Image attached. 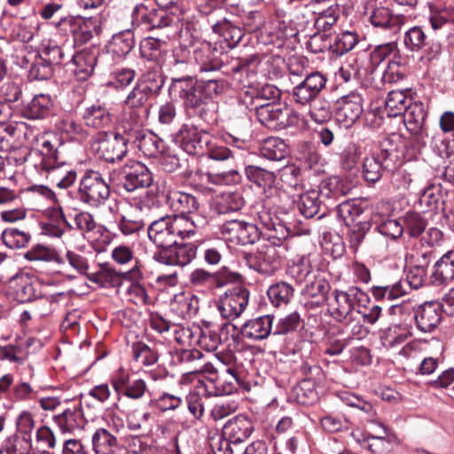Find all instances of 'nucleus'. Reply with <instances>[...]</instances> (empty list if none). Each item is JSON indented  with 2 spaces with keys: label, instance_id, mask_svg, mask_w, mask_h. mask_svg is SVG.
Segmentation results:
<instances>
[{
  "label": "nucleus",
  "instance_id": "obj_35",
  "mask_svg": "<svg viewBox=\"0 0 454 454\" xmlns=\"http://www.w3.org/2000/svg\"><path fill=\"white\" fill-rule=\"evenodd\" d=\"M329 290V283L324 278L315 275L307 282L302 293L305 297L312 299V307H319L325 302Z\"/></svg>",
  "mask_w": 454,
  "mask_h": 454
},
{
  "label": "nucleus",
  "instance_id": "obj_52",
  "mask_svg": "<svg viewBox=\"0 0 454 454\" xmlns=\"http://www.w3.org/2000/svg\"><path fill=\"white\" fill-rule=\"evenodd\" d=\"M359 42V35L356 32L345 31L339 34L331 48L337 55H343L355 48Z\"/></svg>",
  "mask_w": 454,
  "mask_h": 454
},
{
  "label": "nucleus",
  "instance_id": "obj_28",
  "mask_svg": "<svg viewBox=\"0 0 454 454\" xmlns=\"http://www.w3.org/2000/svg\"><path fill=\"white\" fill-rule=\"evenodd\" d=\"M254 429L252 421L245 415L230 419L223 428V434L231 442H241L250 436Z\"/></svg>",
  "mask_w": 454,
  "mask_h": 454
},
{
  "label": "nucleus",
  "instance_id": "obj_63",
  "mask_svg": "<svg viewBox=\"0 0 454 454\" xmlns=\"http://www.w3.org/2000/svg\"><path fill=\"white\" fill-rule=\"evenodd\" d=\"M363 212L362 206L354 201L348 200L340 203L338 207V215L348 225L353 223Z\"/></svg>",
  "mask_w": 454,
  "mask_h": 454
},
{
  "label": "nucleus",
  "instance_id": "obj_14",
  "mask_svg": "<svg viewBox=\"0 0 454 454\" xmlns=\"http://www.w3.org/2000/svg\"><path fill=\"white\" fill-rule=\"evenodd\" d=\"M196 253L197 247L194 244L176 241V244L154 254L153 257L163 264L184 267L196 257Z\"/></svg>",
  "mask_w": 454,
  "mask_h": 454
},
{
  "label": "nucleus",
  "instance_id": "obj_2",
  "mask_svg": "<svg viewBox=\"0 0 454 454\" xmlns=\"http://www.w3.org/2000/svg\"><path fill=\"white\" fill-rule=\"evenodd\" d=\"M280 236H268V242L262 245L256 254L246 257L248 266L254 270L271 275L279 267V261L286 250L285 240L288 236V231L285 226H279Z\"/></svg>",
  "mask_w": 454,
  "mask_h": 454
},
{
  "label": "nucleus",
  "instance_id": "obj_3",
  "mask_svg": "<svg viewBox=\"0 0 454 454\" xmlns=\"http://www.w3.org/2000/svg\"><path fill=\"white\" fill-rule=\"evenodd\" d=\"M171 90L179 91V97L183 99L184 108L189 114L207 120L212 113L210 102L205 98L200 84L198 82H193L191 75L173 77Z\"/></svg>",
  "mask_w": 454,
  "mask_h": 454
},
{
  "label": "nucleus",
  "instance_id": "obj_30",
  "mask_svg": "<svg viewBox=\"0 0 454 454\" xmlns=\"http://www.w3.org/2000/svg\"><path fill=\"white\" fill-rule=\"evenodd\" d=\"M272 324L273 317L270 315L253 318L242 325L241 333L247 339L262 340L270 334Z\"/></svg>",
  "mask_w": 454,
  "mask_h": 454
},
{
  "label": "nucleus",
  "instance_id": "obj_19",
  "mask_svg": "<svg viewBox=\"0 0 454 454\" xmlns=\"http://www.w3.org/2000/svg\"><path fill=\"white\" fill-rule=\"evenodd\" d=\"M390 153L387 148H382L379 153L366 156L363 161V176L368 183H376L389 169Z\"/></svg>",
  "mask_w": 454,
  "mask_h": 454
},
{
  "label": "nucleus",
  "instance_id": "obj_9",
  "mask_svg": "<svg viewBox=\"0 0 454 454\" xmlns=\"http://www.w3.org/2000/svg\"><path fill=\"white\" fill-rule=\"evenodd\" d=\"M249 301V292L237 286L220 297L217 308L221 316L228 320L238 318L246 309Z\"/></svg>",
  "mask_w": 454,
  "mask_h": 454
},
{
  "label": "nucleus",
  "instance_id": "obj_40",
  "mask_svg": "<svg viewBox=\"0 0 454 454\" xmlns=\"http://www.w3.org/2000/svg\"><path fill=\"white\" fill-rule=\"evenodd\" d=\"M31 448L30 436L13 434L3 441L0 454H29Z\"/></svg>",
  "mask_w": 454,
  "mask_h": 454
},
{
  "label": "nucleus",
  "instance_id": "obj_45",
  "mask_svg": "<svg viewBox=\"0 0 454 454\" xmlns=\"http://www.w3.org/2000/svg\"><path fill=\"white\" fill-rule=\"evenodd\" d=\"M409 99L402 90H392L388 93L385 107L388 116H398L409 107Z\"/></svg>",
  "mask_w": 454,
  "mask_h": 454
},
{
  "label": "nucleus",
  "instance_id": "obj_32",
  "mask_svg": "<svg viewBox=\"0 0 454 454\" xmlns=\"http://www.w3.org/2000/svg\"><path fill=\"white\" fill-rule=\"evenodd\" d=\"M431 280L434 286L447 285L454 280V250L445 253L435 262Z\"/></svg>",
  "mask_w": 454,
  "mask_h": 454
},
{
  "label": "nucleus",
  "instance_id": "obj_61",
  "mask_svg": "<svg viewBox=\"0 0 454 454\" xmlns=\"http://www.w3.org/2000/svg\"><path fill=\"white\" fill-rule=\"evenodd\" d=\"M27 192L31 200L40 205L54 203L57 200L54 192L46 185H32L27 188Z\"/></svg>",
  "mask_w": 454,
  "mask_h": 454
},
{
  "label": "nucleus",
  "instance_id": "obj_37",
  "mask_svg": "<svg viewBox=\"0 0 454 454\" xmlns=\"http://www.w3.org/2000/svg\"><path fill=\"white\" fill-rule=\"evenodd\" d=\"M245 205L243 195L239 191L224 192L216 196L215 209L220 215L237 212Z\"/></svg>",
  "mask_w": 454,
  "mask_h": 454
},
{
  "label": "nucleus",
  "instance_id": "obj_46",
  "mask_svg": "<svg viewBox=\"0 0 454 454\" xmlns=\"http://www.w3.org/2000/svg\"><path fill=\"white\" fill-rule=\"evenodd\" d=\"M1 239L6 247L18 249L25 247L29 243L31 235L25 230L7 228L3 231Z\"/></svg>",
  "mask_w": 454,
  "mask_h": 454
},
{
  "label": "nucleus",
  "instance_id": "obj_20",
  "mask_svg": "<svg viewBox=\"0 0 454 454\" xmlns=\"http://www.w3.org/2000/svg\"><path fill=\"white\" fill-rule=\"evenodd\" d=\"M132 20L138 25L145 26L148 30H153L169 26L172 22V18L162 9L148 10L145 5L137 4L132 12Z\"/></svg>",
  "mask_w": 454,
  "mask_h": 454
},
{
  "label": "nucleus",
  "instance_id": "obj_15",
  "mask_svg": "<svg viewBox=\"0 0 454 454\" xmlns=\"http://www.w3.org/2000/svg\"><path fill=\"white\" fill-rule=\"evenodd\" d=\"M129 137H124L120 134L99 133L98 136V152L105 160L114 162L121 160L127 153V143Z\"/></svg>",
  "mask_w": 454,
  "mask_h": 454
},
{
  "label": "nucleus",
  "instance_id": "obj_44",
  "mask_svg": "<svg viewBox=\"0 0 454 454\" xmlns=\"http://www.w3.org/2000/svg\"><path fill=\"white\" fill-rule=\"evenodd\" d=\"M214 276L203 268L193 270L188 278V285L198 291L211 292L214 290Z\"/></svg>",
  "mask_w": 454,
  "mask_h": 454
},
{
  "label": "nucleus",
  "instance_id": "obj_60",
  "mask_svg": "<svg viewBox=\"0 0 454 454\" xmlns=\"http://www.w3.org/2000/svg\"><path fill=\"white\" fill-rule=\"evenodd\" d=\"M309 115L317 123H324L332 118L331 102L325 99L314 100L310 105Z\"/></svg>",
  "mask_w": 454,
  "mask_h": 454
},
{
  "label": "nucleus",
  "instance_id": "obj_22",
  "mask_svg": "<svg viewBox=\"0 0 454 454\" xmlns=\"http://www.w3.org/2000/svg\"><path fill=\"white\" fill-rule=\"evenodd\" d=\"M442 318V304L438 301H427L420 305L415 312L418 328L424 333L434 331Z\"/></svg>",
  "mask_w": 454,
  "mask_h": 454
},
{
  "label": "nucleus",
  "instance_id": "obj_41",
  "mask_svg": "<svg viewBox=\"0 0 454 454\" xmlns=\"http://www.w3.org/2000/svg\"><path fill=\"white\" fill-rule=\"evenodd\" d=\"M261 155L270 160H281L288 153L287 145L279 137H268L260 147Z\"/></svg>",
  "mask_w": 454,
  "mask_h": 454
},
{
  "label": "nucleus",
  "instance_id": "obj_58",
  "mask_svg": "<svg viewBox=\"0 0 454 454\" xmlns=\"http://www.w3.org/2000/svg\"><path fill=\"white\" fill-rule=\"evenodd\" d=\"M288 274L298 284L309 282L316 274L312 266L308 261L301 260L298 263H294L289 267Z\"/></svg>",
  "mask_w": 454,
  "mask_h": 454
},
{
  "label": "nucleus",
  "instance_id": "obj_1",
  "mask_svg": "<svg viewBox=\"0 0 454 454\" xmlns=\"http://www.w3.org/2000/svg\"><path fill=\"white\" fill-rule=\"evenodd\" d=\"M206 219L163 216L147 229L148 238L161 250L176 243L177 239H193L205 225Z\"/></svg>",
  "mask_w": 454,
  "mask_h": 454
},
{
  "label": "nucleus",
  "instance_id": "obj_56",
  "mask_svg": "<svg viewBox=\"0 0 454 454\" xmlns=\"http://www.w3.org/2000/svg\"><path fill=\"white\" fill-rule=\"evenodd\" d=\"M403 221L404 230L412 238L419 237L427 227V221L416 212L406 213Z\"/></svg>",
  "mask_w": 454,
  "mask_h": 454
},
{
  "label": "nucleus",
  "instance_id": "obj_42",
  "mask_svg": "<svg viewBox=\"0 0 454 454\" xmlns=\"http://www.w3.org/2000/svg\"><path fill=\"white\" fill-rule=\"evenodd\" d=\"M319 192L317 190H310L300 195L297 201V207L300 213L306 218L315 216L320 208Z\"/></svg>",
  "mask_w": 454,
  "mask_h": 454
},
{
  "label": "nucleus",
  "instance_id": "obj_53",
  "mask_svg": "<svg viewBox=\"0 0 454 454\" xmlns=\"http://www.w3.org/2000/svg\"><path fill=\"white\" fill-rule=\"evenodd\" d=\"M163 84L164 79L161 74L156 70H149L143 74L137 85L153 96L160 90Z\"/></svg>",
  "mask_w": 454,
  "mask_h": 454
},
{
  "label": "nucleus",
  "instance_id": "obj_39",
  "mask_svg": "<svg viewBox=\"0 0 454 454\" xmlns=\"http://www.w3.org/2000/svg\"><path fill=\"white\" fill-rule=\"evenodd\" d=\"M86 277L89 281L100 287H113L119 285L121 274L113 267L104 264L100 265L97 271L86 273Z\"/></svg>",
  "mask_w": 454,
  "mask_h": 454
},
{
  "label": "nucleus",
  "instance_id": "obj_51",
  "mask_svg": "<svg viewBox=\"0 0 454 454\" xmlns=\"http://www.w3.org/2000/svg\"><path fill=\"white\" fill-rule=\"evenodd\" d=\"M25 258L30 262H55L59 264L63 262V259L58 254V253L55 250L40 244L31 247L25 254Z\"/></svg>",
  "mask_w": 454,
  "mask_h": 454
},
{
  "label": "nucleus",
  "instance_id": "obj_36",
  "mask_svg": "<svg viewBox=\"0 0 454 454\" xmlns=\"http://www.w3.org/2000/svg\"><path fill=\"white\" fill-rule=\"evenodd\" d=\"M135 46V35L127 29L113 35L108 43V51L118 59L126 57Z\"/></svg>",
  "mask_w": 454,
  "mask_h": 454
},
{
  "label": "nucleus",
  "instance_id": "obj_12",
  "mask_svg": "<svg viewBox=\"0 0 454 454\" xmlns=\"http://www.w3.org/2000/svg\"><path fill=\"white\" fill-rule=\"evenodd\" d=\"M42 285L26 273L17 274L9 281V291L14 300L20 303L42 298Z\"/></svg>",
  "mask_w": 454,
  "mask_h": 454
},
{
  "label": "nucleus",
  "instance_id": "obj_24",
  "mask_svg": "<svg viewBox=\"0 0 454 454\" xmlns=\"http://www.w3.org/2000/svg\"><path fill=\"white\" fill-rule=\"evenodd\" d=\"M48 173V178L60 189L69 188L76 180V171L67 162L58 159L41 167Z\"/></svg>",
  "mask_w": 454,
  "mask_h": 454
},
{
  "label": "nucleus",
  "instance_id": "obj_59",
  "mask_svg": "<svg viewBox=\"0 0 454 454\" xmlns=\"http://www.w3.org/2000/svg\"><path fill=\"white\" fill-rule=\"evenodd\" d=\"M133 358L143 365H152L158 361V354L142 342L132 345Z\"/></svg>",
  "mask_w": 454,
  "mask_h": 454
},
{
  "label": "nucleus",
  "instance_id": "obj_47",
  "mask_svg": "<svg viewBox=\"0 0 454 454\" xmlns=\"http://www.w3.org/2000/svg\"><path fill=\"white\" fill-rule=\"evenodd\" d=\"M404 74L405 66L402 57L398 54H394L382 72L381 81L383 83H393L403 79Z\"/></svg>",
  "mask_w": 454,
  "mask_h": 454
},
{
  "label": "nucleus",
  "instance_id": "obj_43",
  "mask_svg": "<svg viewBox=\"0 0 454 454\" xmlns=\"http://www.w3.org/2000/svg\"><path fill=\"white\" fill-rule=\"evenodd\" d=\"M60 216L67 226L80 231L83 236L91 233L98 227L93 215L87 211H82L74 215V226L69 224L62 210H60Z\"/></svg>",
  "mask_w": 454,
  "mask_h": 454
},
{
  "label": "nucleus",
  "instance_id": "obj_8",
  "mask_svg": "<svg viewBox=\"0 0 454 454\" xmlns=\"http://www.w3.org/2000/svg\"><path fill=\"white\" fill-rule=\"evenodd\" d=\"M210 138L207 132L192 124H184L176 136V143L191 155L203 154L210 143Z\"/></svg>",
  "mask_w": 454,
  "mask_h": 454
},
{
  "label": "nucleus",
  "instance_id": "obj_57",
  "mask_svg": "<svg viewBox=\"0 0 454 454\" xmlns=\"http://www.w3.org/2000/svg\"><path fill=\"white\" fill-rule=\"evenodd\" d=\"M340 17V6L337 4H333L325 10L318 12V17L315 21V26L317 29L328 30L338 20Z\"/></svg>",
  "mask_w": 454,
  "mask_h": 454
},
{
  "label": "nucleus",
  "instance_id": "obj_11",
  "mask_svg": "<svg viewBox=\"0 0 454 454\" xmlns=\"http://www.w3.org/2000/svg\"><path fill=\"white\" fill-rule=\"evenodd\" d=\"M365 10L372 25L375 27L396 33L405 22L404 15L392 13L387 7L378 4L376 0H369Z\"/></svg>",
  "mask_w": 454,
  "mask_h": 454
},
{
  "label": "nucleus",
  "instance_id": "obj_17",
  "mask_svg": "<svg viewBox=\"0 0 454 454\" xmlns=\"http://www.w3.org/2000/svg\"><path fill=\"white\" fill-rule=\"evenodd\" d=\"M220 229L223 235H227L230 239L241 245L254 244L261 233L256 224L238 219L224 222Z\"/></svg>",
  "mask_w": 454,
  "mask_h": 454
},
{
  "label": "nucleus",
  "instance_id": "obj_33",
  "mask_svg": "<svg viewBox=\"0 0 454 454\" xmlns=\"http://www.w3.org/2000/svg\"><path fill=\"white\" fill-rule=\"evenodd\" d=\"M92 447L95 454H120L121 450L117 438L105 428L94 432Z\"/></svg>",
  "mask_w": 454,
  "mask_h": 454
},
{
  "label": "nucleus",
  "instance_id": "obj_34",
  "mask_svg": "<svg viewBox=\"0 0 454 454\" xmlns=\"http://www.w3.org/2000/svg\"><path fill=\"white\" fill-rule=\"evenodd\" d=\"M82 119L87 127L96 129L108 128L113 121V116L109 110L101 105L87 107L82 114Z\"/></svg>",
  "mask_w": 454,
  "mask_h": 454
},
{
  "label": "nucleus",
  "instance_id": "obj_50",
  "mask_svg": "<svg viewBox=\"0 0 454 454\" xmlns=\"http://www.w3.org/2000/svg\"><path fill=\"white\" fill-rule=\"evenodd\" d=\"M55 420L63 432L72 431L80 427L82 421V411L77 407L69 408L55 416Z\"/></svg>",
  "mask_w": 454,
  "mask_h": 454
},
{
  "label": "nucleus",
  "instance_id": "obj_6",
  "mask_svg": "<svg viewBox=\"0 0 454 454\" xmlns=\"http://www.w3.org/2000/svg\"><path fill=\"white\" fill-rule=\"evenodd\" d=\"M55 27L60 32H69L74 39V44L82 45L90 42L95 33H98V21L97 18H81L68 16L61 18Z\"/></svg>",
  "mask_w": 454,
  "mask_h": 454
},
{
  "label": "nucleus",
  "instance_id": "obj_49",
  "mask_svg": "<svg viewBox=\"0 0 454 454\" xmlns=\"http://www.w3.org/2000/svg\"><path fill=\"white\" fill-rule=\"evenodd\" d=\"M267 294L271 303L278 307L289 302L294 294V288L290 284L279 282L270 286Z\"/></svg>",
  "mask_w": 454,
  "mask_h": 454
},
{
  "label": "nucleus",
  "instance_id": "obj_27",
  "mask_svg": "<svg viewBox=\"0 0 454 454\" xmlns=\"http://www.w3.org/2000/svg\"><path fill=\"white\" fill-rule=\"evenodd\" d=\"M23 133L27 142L32 145L34 153L42 157L37 164L40 168L59 158L58 150L51 144L49 135L33 136V130L28 129H25Z\"/></svg>",
  "mask_w": 454,
  "mask_h": 454
},
{
  "label": "nucleus",
  "instance_id": "obj_64",
  "mask_svg": "<svg viewBox=\"0 0 454 454\" xmlns=\"http://www.w3.org/2000/svg\"><path fill=\"white\" fill-rule=\"evenodd\" d=\"M53 67L40 55L29 68V77L33 80H47L51 77Z\"/></svg>",
  "mask_w": 454,
  "mask_h": 454
},
{
  "label": "nucleus",
  "instance_id": "obj_21",
  "mask_svg": "<svg viewBox=\"0 0 454 454\" xmlns=\"http://www.w3.org/2000/svg\"><path fill=\"white\" fill-rule=\"evenodd\" d=\"M210 382L214 385V390L207 389L215 395H231L238 390L241 384V380L238 370L230 364H222V371L219 374L210 378Z\"/></svg>",
  "mask_w": 454,
  "mask_h": 454
},
{
  "label": "nucleus",
  "instance_id": "obj_16",
  "mask_svg": "<svg viewBox=\"0 0 454 454\" xmlns=\"http://www.w3.org/2000/svg\"><path fill=\"white\" fill-rule=\"evenodd\" d=\"M404 113V124L413 141L419 146H425L428 137L426 127L427 112L422 105H414Z\"/></svg>",
  "mask_w": 454,
  "mask_h": 454
},
{
  "label": "nucleus",
  "instance_id": "obj_7",
  "mask_svg": "<svg viewBox=\"0 0 454 454\" xmlns=\"http://www.w3.org/2000/svg\"><path fill=\"white\" fill-rule=\"evenodd\" d=\"M151 97L136 85L123 102V120L130 125L139 126L149 113L147 103Z\"/></svg>",
  "mask_w": 454,
  "mask_h": 454
},
{
  "label": "nucleus",
  "instance_id": "obj_18",
  "mask_svg": "<svg viewBox=\"0 0 454 454\" xmlns=\"http://www.w3.org/2000/svg\"><path fill=\"white\" fill-rule=\"evenodd\" d=\"M363 111L361 95L352 92L337 101L336 119L344 127L348 128L360 118Z\"/></svg>",
  "mask_w": 454,
  "mask_h": 454
},
{
  "label": "nucleus",
  "instance_id": "obj_23",
  "mask_svg": "<svg viewBox=\"0 0 454 454\" xmlns=\"http://www.w3.org/2000/svg\"><path fill=\"white\" fill-rule=\"evenodd\" d=\"M112 385L118 395V399L121 396H125L129 399L138 400L145 395L147 389L146 383L142 379H137L131 380L129 374L123 371L120 372L112 380Z\"/></svg>",
  "mask_w": 454,
  "mask_h": 454
},
{
  "label": "nucleus",
  "instance_id": "obj_26",
  "mask_svg": "<svg viewBox=\"0 0 454 454\" xmlns=\"http://www.w3.org/2000/svg\"><path fill=\"white\" fill-rule=\"evenodd\" d=\"M334 302L333 305V317L342 322L347 319L354 309V300L360 299L363 292L358 287L352 286L348 291L334 290Z\"/></svg>",
  "mask_w": 454,
  "mask_h": 454
},
{
  "label": "nucleus",
  "instance_id": "obj_25",
  "mask_svg": "<svg viewBox=\"0 0 454 454\" xmlns=\"http://www.w3.org/2000/svg\"><path fill=\"white\" fill-rule=\"evenodd\" d=\"M167 200L170 207L179 213L176 216L194 218L195 220L204 219L195 215V212L199 209L200 203L193 195L174 191L168 193Z\"/></svg>",
  "mask_w": 454,
  "mask_h": 454
},
{
  "label": "nucleus",
  "instance_id": "obj_62",
  "mask_svg": "<svg viewBox=\"0 0 454 454\" xmlns=\"http://www.w3.org/2000/svg\"><path fill=\"white\" fill-rule=\"evenodd\" d=\"M202 91L204 92L205 98L210 102L213 107V98L223 92L225 89V82L223 79H208L200 80L198 82Z\"/></svg>",
  "mask_w": 454,
  "mask_h": 454
},
{
  "label": "nucleus",
  "instance_id": "obj_31",
  "mask_svg": "<svg viewBox=\"0 0 454 454\" xmlns=\"http://www.w3.org/2000/svg\"><path fill=\"white\" fill-rule=\"evenodd\" d=\"M97 59L98 53L90 49H84L72 56L70 62L74 67L73 71L78 80L85 81L91 75Z\"/></svg>",
  "mask_w": 454,
  "mask_h": 454
},
{
  "label": "nucleus",
  "instance_id": "obj_5",
  "mask_svg": "<svg viewBox=\"0 0 454 454\" xmlns=\"http://www.w3.org/2000/svg\"><path fill=\"white\" fill-rule=\"evenodd\" d=\"M261 124L273 130L284 129L298 122L297 114L287 106L278 102L258 104L254 107Z\"/></svg>",
  "mask_w": 454,
  "mask_h": 454
},
{
  "label": "nucleus",
  "instance_id": "obj_10",
  "mask_svg": "<svg viewBox=\"0 0 454 454\" xmlns=\"http://www.w3.org/2000/svg\"><path fill=\"white\" fill-rule=\"evenodd\" d=\"M326 77L320 72L307 74L304 80L294 87L292 98L296 104L306 106L316 100L325 89Z\"/></svg>",
  "mask_w": 454,
  "mask_h": 454
},
{
  "label": "nucleus",
  "instance_id": "obj_4",
  "mask_svg": "<svg viewBox=\"0 0 454 454\" xmlns=\"http://www.w3.org/2000/svg\"><path fill=\"white\" fill-rule=\"evenodd\" d=\"M110 196V186L98 171L87 169L79 181L77 198L91 207L105 204Z\"/></svg>",
  "mask_w": 454,
  "mask_h": 454
},
{
  "label": "nucleus",
  "instance_id": "obj_38",
  "mask_svg": "<svg viewBox=\"0 0 454 454\" xmlns=\"http://www.w3.org/2000/svg\"><path fill=\"white\" fill-rule=\"evenodd\" d=\"M53 106V101L48 94L35 95L24 109L28 119H41L47 116Z\"/></svg>",
  "mask_w": 454,
  "mask_h": 454
},
{
  "label": "nucleus",
  "instance_id": "obj_55",
  "mask_svg": "<svg viewBox=\"0 0 454 454\" xmlns=\"http://www.w3.org/2000/svg\"><path fill=\"white\" fill-rule=\"evenodd\" d=\"M341 400L348 406L356 408V409L360 410L361 411L364 412V414L367 415V417H366L367 420H369L372 423H376L375 418L377 416V412H376V410L374 409L372 403L362 399L359 396L352 395V394H344L341 396Z\"/></svg>",
  "mask_w": 454,
  "mask_h": 454
},
{
  "label": "nucleus",
  "instance_id": "obj_29",
  "mask_svg": "<svg viewBox=\"0 0 454 454\" xmlns=\"http://www.w3.org/2000/svg\"><path fill=\"white\" fill-rule=\"evenodd\" d=\"M127 135L145 156L156 157L160 152L161 141L154 134L130 129Z\"/></svg>",
  "mask_w": 454,
  "mask_h": 454
},
{
  "label": "nucleus",
  "instance_id": "obj_13",
  "mask_svg": "<svg viewBox=\"0 0 454 454\" xmlns=\"http://www.w3.org/2000/svg\"><path fill=\"white\" fill-rule=\"evenodd\" d=\"M121 174L123 187L129 192L149 187L153 182V175L148 168L136 160H129L125 163Z\"/></svg>",
  "mask_w": 454,
  "mask_h": 454
},
{
  "label": "nucleus",
  "instance_id": "obj_54",
  "mask_svg": "<svg viewBox=\"0 0 454 454\" xmlns=\"http://www.w3.org/2000/svg\"><path fill=\"white\" fill-rule=\"evenodd\" d=\"M58 127L62 133H66L72 140L82 141L88 137V132L82 125L71 117L63 118L59 122Z\"/></svg>",
  "mask_w": 454,
  "mask_h": 454
},
{
  "label": "nucleus",
  "instance_id": "obj_48",
  "mask_svg": "<svg viewBox=\"0 0 454 454\" xmlns=\"http://www.w3.org/2000/svg\"><path fill=\"white\" fill-rule=\"evenodd\" d=\"M246 175L251 182L264 190L271 188L276 181V176L273 172L257 166L247 167Z\"/></svg>",
  "mask_w": 454,
  "mask_h": 454
}]
</instances>
